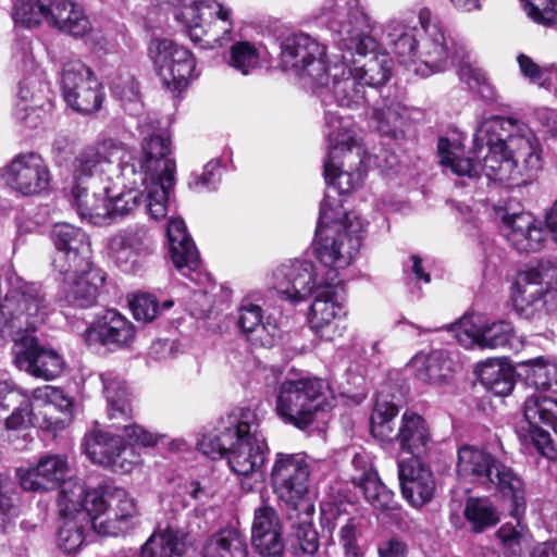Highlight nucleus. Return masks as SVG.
Masks as SVG:
<instances>
[{"instance_id": "obj_1", "label": "nucleus", "mask_w": 557, "mask_h": 557, "mask_svg": "<svg viewBox=\"0 0 557 557\" xmlns=\"http://www.w3.org/2000/svg\"><path fill=\"white\" fill-rule=\"evenodd\" d=\"M370 17L360 9H352L338 28V44L332 51L333 61L326 71L324 84H318L313 92L323 106L358 110L369 101L368 89H376L387 83L393 61L386 54L368 55L375 42L369 36Z\"/></svg>"}, {"instance_id": "obj_2", "label": "nucleus", "mask_w": 557, "mask_h": 557, "mask_svg": "<svg viewBox=\"0 0 557 557\" xmlns=\"http://www.w3.org/2000/svg\"><path fill=\"white\" fill-rule=\"evenodd\" d=\"M486 151L479 164L469 158H460L457 147L446 138H440L437 150L441 164L459 176L474 177L482 172L488 180L509 188L531 184L543 166L542 148L535 135L527 127L509 119L491 117L484 121L475 134Z\"/></svg>"}, {"instance_id": "obj_3", "label": "nucleus", "mask_w": 557, "mask_h": 557, "mask_svg": "<svg viewBox=\"0 0 557 557\" xmlns=\"http://www.w3.org/2000/svg\"><path fill=\"white\" fill-rule=\"evenodd\" d=\"M170 140L162 135L144 138L140 156H129L117 173L122 191L107 194L109 218L132 213L143 202L151 218H164L174 186L175 161L170 158Z\"/></svg>"}, {"instance_id": "obj_4", "label": "nucleus", "mask_w": 557, "mask_h": 557, "mask_svg": "<svg viewBox=\"0 0 557 557\" xmlns=\"http://www.w3.org/2000/svg\"><path fill=\"white\" fill-rule=\"evenodd\" d=\"M47 302L40 287L25 283L11 290L0 305V338H11L14 363L20 370L52 380L64 368L58 351L38 344L33 332L44 324Z\"/></svg>"}, {"instance_id": "obj_5", "label": "nucleus", "mask_w": 557, "mask_h": 557, "mask_svg": "<svg viewBox=\"0 0 557 557\" xmlns=\"http://www.w3.org/2000/svg\"><path fill=\"white\" fill-rule=\"evenodd\" d=\"M420 27L396 24L387 34L388 45L398 61L414 73L429 75L447 69L450 51L442 27L432 21L428 8L418 13Z\"/></svg>"}, {"instance_id": "obj_6", "label": "nucleus", "mask_w": 557, "mask_h": 557, "mask_svg": "<svg viewBox=\"0 0 557 557\" xmlns=\"http://www.w3.org/2000/svg\"><path fill=\"white\" fill-rule=\"evenodd\" d=\"M362 225L359 219L339 212L330 203V196L321 202L315 240L317 257L327 268L329 278L335 281L337 271L347 268L361 244Z\"/></svg>"}, {"instance_id": "obj_7", "label": "nucleus", "mask_w": 557, "mask_h": 557, "mask_svg": "<svg viewBox=\"0 0 557 557\" xmlns=\"http://www.w3.org/2000/svg\"><path fill=\"white\" fill-rule=\"evenodd\" d=\"M324 120L329 141V158L324 163L325 181L339 194H348L363 180V150L351 134L349 120L342 119L332 110H325Z\"/></svg>"}, {"instance_id": "obj_8", "label": "nucleus", "mask_w": 557, "mask_h": 557, "mask_svg": "<svg viewBox=\"0 0 557 557\" xmlns=\"http://www.w3.org/2000/svg\"><path fill=\"white\" fill-rule=\"evenodd\" d=\"M457 473L486 490L497 488L517 505L523 506V481L513 470L498 461L491 453L471 445L458 449Z\"/></svg>"}, {"instance_id": "obj_9", "label": "nucleus", "mask_w": 557, "mask_h": 557, "mask_svg": "<svg viewBox=\"0 0 557 557\" xmlns=\"http://www.w3.org/2000/svg\"><path fill=\"white\" fill-rule=\"evenodd\" d=\"M327 384L318 377L287 376L278 386L275 412L286 424L304 430L323 409Z\"/></svg>"}, {"instance_id": "obj_10", "label": "nucleus", "mask_w": 557, "mask_h": 557, "mask_svg": "<svg viewBox=\"0 0 557 557\" xmlns=\"http://www.w3.org/2000/svg\"><path fill=\"white\" fill-rule=\"evenodd\" d=\"M87 511L81 519L94 521V531L100 535L117 536L125 533L138 515L136 500L122 487L90 490L84 487Z\"/></svg>"}, {"instance_id": "obj_11", "label": "nucleus", "mask_w": 557, "mask_h": 557, "mask_svg": "<svg viewBox=\"0 0 557 557\" xmlns=\"http://www.w3.org/2000/svg\"><path fill=\"white\" fill-rule=\"evenodd\" d=\"M557 299V267L542 262L518 273L511 286L512 307L527 320L541 318Z\"/></svg>"}, {"instance_id": "obj_12", "label": "nucleus", "mask_w": 557, "mask_h": 557, "mask_svg": "<svg viewBox=\"0 0 557 557\" xmlns=\"http://www.w3.org/2000/svg\"><path fill=\"white\" fill-rule=\"evenodd\" d=\"M311 473L307 455L277 453L271 469V482L276 497L294 510H312L308 498Z\"/></svg>"}, {"instance_id": "obj_13", "label": "nucleus", "mask_w": 557, "mask_h": 557, "mask_svg": "<svg viewBox=\"0 0 557 557\" xmlns=\"http://www.w3.org/2000/svg\"><path fill=\"white\" fill-rule=\"evenodd\" d=\"M261 416L251 408H239L240 428L231 446L227 462L239 475H251L262 469L269 451L261 430Z\"/></svg>"}, {"instance_id": "obj_14", "label": "nucleus", "mask_w": 557, "mask_h": 557, "mask_svg": "<svg viewBox=\"0 0 557 557\" xmlns=\"http://www.w3.org/2000/svg\"><path fill=\"white\" fill-rule=\"evenodd\" d=\"M331 58L332 51L326 52L324 46L306 34L289 36L282 44L283 70L298 75L312 90L318 84H324L325 73L333 62Z\"/></svg>"}, {"instance_id": "obj_15", "label": "nucleus", "mask_w": 557, "mask_h": 557, "mask_svg": "<svg viewBox=\"0 0 557 557\" xmlns=\"http://www.w3.org/2000/svg\"><path fill=\"white\" fill-rule=\"evenodd\" d=\"M147 52L161 82L172 92H181L198 76L191 51L172 39L152 38Z\"/></svg>"}, {"instance_id": "obj_16", "label": "nucleus", "mask_w": 557, "mask_h": 557, "mask_svg": "<svg viewBox=\"0 0 557 557\" xmlns=\"http://www.w3.org/2000/svg\"><path fill=\"white\" fill-rule=\"evenodd\" d=\"M129 156H140L125 147L114 138L108 137L82 149L72 163V184H87L98 175H108L115 170L121 173V168Z\"/></svg>"}, {"instance_id": "obj_17", "label": "nucleus", "mask_w": 557, "mask_h": 557, "mask_svg": "<svg viewBox=\"0 0 557 557\" xmlns=\"http://www.w3.org/2000/svg\"><path fill=\"white\" fill-rule=\"evenodd\" d=\"M457 342L466 348L508 349L519 351L524 342L509 321L475 322L472 318H462L450 326Z\"/></svg>"}, {"instance_id": "obj_18", "label": "nucleus", "mask_w": 557, "mask_h": 557, "mask_svg": "<svg viewBox=\"0 0 557 557\" xmlns=\"http://www.w3.org/2000/svg\"><path fill=\"white\" fill-rule=\"evenodd\" d=\"M61 86L66 103L76 112L91 114L103 102L104 92L94 72L81 61L63 66Z\"/></svg>"}, {"instance_id": "obj_19", "label": "nucleus", "mask_w": 557, "mask_h": 557, "mask_svg": "<svg viewBox=\"0 0 557 557\" xmlns=\"http://www.w3.org/2000/svg\"><path fill=\"white\" fill-rule=\"evenodd\" d=\"M58 507L61 518L58 546L64 553L71 554L82 546L85 528L90 527L94 530V521L81 519V512L87 511L84 502V485L82 483H66L60 491Z\"/></svg>"}, {"instance_id": "obj_20", "label": "nucleus", "mask_w": 557, "mask_h": 557, "mask_svg": "<svg viewBox=\"0 0 557 557\" xmlns=\"http://www.w3.org/2000/svg\"><path fill=\"white\" fill-rule=\"evenodd\" d=\"M342 287L336 284H326L318 289L308 313V323L311 331L321 339L332 342L342 337L345 332Z\"/></svg>"}, {"instance_id": "obj_21", "label": "nucleus", "mask_w": 557, "mask_h": 557, "mask_svg": "<svg viewBox=\"0 0 557 557\" xmlns=\"http://www.w3.org/2000/svg\"><path fill=\"white\" fill-rule=\"evenodd\" d=\"M82 447L91 462L113 471L131 472L141 462L140 456L127 448L120 435L101 430L86 433Z\"/></svg>"}, {"instance_id": "obj_22", "label": "nucleus", "mask_w": 557, "mask_h": 557, "mask_svg": "<svg viewBox=\"0 0 557 557\" xmlns=\"http://www.w3.org/2000/svg\"><path fill=\"white\" fill-rule=\"evenodd\" d=\"M54 246L52 267L59 274H69L72 269L86 267L90 261V242L87 234L70 223H55L50 232Z\"/></svg>"}, {"instance_id": "obj_23", "label": "nucleus", "mask_w": 557, "mask_h": 557, "mask_svg": "<svg viewBox=\"0 0 557 557\" xmlns=\"http://www.w3.org/2000/svg\"><path fill=\"white\" fill-rule=\"evenodd\" d=\"M275 288L284 298L297 302L318 289H323L326 284H333L329 274H321L314 262L309 260H295L284 264L275 272Z\"/></svg>"}, {"instance_id": "obj_24", "label": "nucleus", "mask_w": 557, "mask_h": 557, "mask_svg": "<svg viewBox=\"0 0 557 557\" xmlns=\"http://www.w3.org/2000/svg\"><path fill=\"white\" fill-rule=\"evenodd\" d=\"M69 472L70 465L65 456L47 454L39 458L36 466L18 469L16 475L23 490L46 492L59 486L62 490L66 483H78L77 481L65 480Z\"/></svg>"}, {"instance_id": "obj_25", "label": "nucleus", "mask_w": 557, "mask_h": 557, "mask_svg": "<svg viewBox=\"0 0 557 557\" xmlns=\"http://www.w3.org/2000/svg\"><path fill=\"white\" fill-rule=\"evenodd\" d=\"M7 184L23 195H35L49 184V170L44 159L34 152L16 157L7 168Z\"/></svg>"}, {"instance_id": "obj_26", "label": "nucleus", "mask_w": 557, "mask_h": 557, "mask_svg": "<svg viewBox=\"0 0 557 557\" xmlns=\"http://www.w3.org/2000/svg\"><path fill=\"white\" fill-rule=\"evenodd\" d=\"M37 408H45L40 426L53 432L65 429L73 420L77 403L62 388L45 385L33 391Z\"/></svg>"}, {"instance_id": "obj_27", "label": "nucleus", "mask_w": 557, "mask_h": 557, "mask_svg": "<svg viewBox=\"0 0 557 557\" xmlns=\"http://www.w3.org/2000/svg\"><path fill=\"white\" fill-rule=\"evenodd\" d=\"M62 275L64 302L77 308H89L96 302L103 276L92 268L90 261L86 267H77L71 273Z\"/></svg>"}, {"instance_id": "obj_28", "label": "nucleus", "mask_w": 557, "mask_h": 557, "mask_svg": "<svg viewBox=\"0 0 557 557\" xmlns=\"http://www.w3.org/2000/svg\"><path fill=\"white\" fill-rule=\"evenodd\" d=\"M356 473L351 481L361 488L366 500L379 511H392L397 508L394 493L379 479L366 455L356 454L352 458Z\"/></svg>"}, {"instance_id": "obj_29", "label": "nucleus", "mask_w": 557, "mask_h": 557, "mask_svg": "<svg viewBox=\"0 0 557 557\" xmlns=\"http://www.w3.org/2000/svg\"><path fill=\"white\" fill-rule=\"evenodd\" d=\"M38 409L33 400V393L9 388L0 383V422L7 431H24L34 424Z\"/></svg>"}, {"instance_id": "obj_30", "label": "nucleus", "mask_w": 557, "mask_h": 557, "mask_svg": "<svg viewBox=\"0 0 557 557\" xmlns=\"http://www.w3.org/2000/svg\"><path fill=\"white\" fill-rule=\"evenodd\" d=\"M407 367L418 380L431 385L450 382L457 370V363L451 354L444 349H436L428 354L418 352L410 359Z\"/></svg>"}, {"instance_id": "obj_31", "label": "nucleus", "mask_w": 557, "mask_h": 557, "mask_svg": "<svg viewBox=\"0 0 557 557\" xmlns=\"http://www.w3.org/2000/svg\"><path fill=\"white\" fill-rule=\"evenodd\" d=\"M234 24L231 10L221 3L215 4L212 17H206L197 26L187 30L191 41L205 49H215L227 45L232 40Z\"/></svg>"}, {"instance_id": "obj_32", "label": "nucleus", "mask_w": 557, "mask_h": 557, "mask_svg": "<svg viewBox=\"0 0 557 557\" xmlns=\"http://www.w3.org/2000/svg\"><path fill=\"white\" fill-rule=\"evenodd\" d=\"M86 341L99 339L103 345L129 346L136 336L134 324L116 310H107L85 332Z\"/></svg>"}, {"instance_id": "obj_33", "label": "nucleus", "mask_w": 557, "mask_h": 557, "mask_svg": "<svg viewBox=\"0 0 557 557\" xmlns=\"http://www.w3.org/2000/svg\"><path fill=\"white\" fill-rule=\"evenodd\" d=\"M503 224L505 236L518 251L534 252L544 246V231L531 213L506 214Z\"/></svg>"}, {"instance_id": "obj_34", "label": "nucleus", "mask_w": 557, "mask_h": 557, "mask_svg": "<svg viewBox=\"0 0 557 557\" xmlns=\"http://www.w3.org/2000/svg\"><path fill=\"white\" fill-rule=\"evenodd\" d=\"M48 87L37 77L24 78L18 88L21 102L16 115L29 127H36L38 121L46 116L52 108V102L47 97Z\"/></svg>"}, {"instance_id": "obj_35", "label": "nucleus", "mask_w": 557, "mask_h": 557, "mask_svg": "<svg viewBox=\"0 0 557 557\" xmlns=\"http://www.w3.org/2000/svg\"><path fill=\"white\" fill-rule=\"evenodd\" d=\"M170 252L173 264L188 276L199 268L198 251L187 234L186 224L182 219H171L166 228Z\"/></svg>"}, {"instance_id": "obj_36", "label": "nucleus", "mask_w": 557, "mask_h": 557, "mask_svg": "<svg viewBox=\"0 0 557 557\" xmlns=\"http://www.w3.org/2000/svg\"><path fill=\"white\" fill-rule=\"evenodd\" d=\"M431 441L430 426L425 419L412 411L404 412L394 438L399 448L411 456H421L429 449Z\"/></svg>"}, {"instance_id": "obj_37", "label": "nucleus", "mask_w": 557, "mask_h": 557, "mask_svg": "<svg viewBox=\"0 0 557 557\" xmlns=\"http://www.w3.org/2000/svg\"><path fill=\"white\" fill-rule=\"evenodd\" d=\"M108 187L102 193H89L87 184H72L70 202L78 215L92 224H101L109 218Z\"/></svg>"}, {"instance_id": "obj_38", "label": "nucleus", "mask_w": 557, "mask_h": 557, "mask_svg": "<svg viewBox=\"0 0 557 557\" xmlns=\"http://www.w3.org/2000/svg\"><path fill=\"white\" fill-rule=\"evenodd\" d=\"M51 25L77 38L90 35L92 24L84 8L74 0H54Z\"/></svg>"}, {"instance_id": "obj_39", "label": "nucleus", "mask_w": 557, "mask_h": 557, "mask_svg": "<svg viewBox=\"0 0 557 557\" xmlns=\"http://www.w3.org/2000/svg\"><path fill=\"white\" fill-rule=\"evenodd\" d=\"M239 408L221 417L213 433L202 436L198 442L199 450L212 459L222 457L228 453L236 435V429L240 428Z\"/></svg>"}, {"instance_id": "obj_40", "label": "nucleus", "mask_w": 557, "mask_h": 557, "mask_svg": "<svg viewBox=\"0 0 557 557\" xmlns=\"http://www.w3.org/2000/svg\"><path fill=\"white\" fill-rule=\"evenodd\" d=\"M148 230L145 226H131L110 238L109 249L116 262L136 263V257L149 248Z\"/></svg>"}, {"instance_id": "obj_41", "label": "nucleus", "mask_w": 557, "mask_h": 557, "mask_svg": "<svg viewBox=\"0 0 557 557\" xmlns=\"http://www.w3.org/2000/svg\"><path fill=\"white\" fill-rule=\"evenodd\" d=\"M187 534L173 525L153 532L141 547V557H176L186 547Z\"/></svg>"}, {"instance_id": "obj_42", "label": "nucleus", "mask_w": 557, "mask_h": 557, "mask_svg": "<svg viewBox=\"0 0 557 557\" xmlns=\"http://www.w3.org/2000/svg\"><path fill=\"white\" fill-rule=\"evenodd\" d=\"M100 377L108 401L109 419L123 421L131 419L133 409L125 382L112 371L102 373Z\"/></svg>"}, {"instance_id": "obj_43", "label": "nucleus", "mask_w": 557, "mask_h": 557, "mask_svg": "<svg viewBox=\"0 0 557 557\" xmlns=\"http://www.w3.org/2000/svg\"><path fill=\"white\" fill-rule=\"evenodd\" d=\"M398 407L386 396L379 395L375 398L370 416V432L374 438L382 443H393L396 428L395 419Z\"/></svg>"}, {"instance_id": "obj_44", "label": "nucleus", "mask_w": 557, "mask_h": 557, "mask_svg": "<svg viewBox=\"0 0 557 557\" xmlns=\"http://www.w3.org/2000/svg\"><path fill=\"white\" fill-rule=\"evenodd\" d=\"M245 537L234 529L211 535L203 544L201 557H247Z\"/></svg>"}, {"instance_id": "obj_45", "label": "nucleus", "mask_w": 557, "mask_h": 557, "mask_svg": "<svg viewBox=\"0 0 557 557\" xmlns=\"http://www.w3.org/2000/svg\"><path fill=\"white\" fill-rule=\"evenodd\" d=\"M481 383L495 395H508L515 385L513 371L500 359H487L476 367Z\"/></svg>"}, {"instance_id": "obj_46", "label": "nucleus", "mask_w": 557, "mask_h": 557, "mask_svg": "<svg viewBox=\"0 0 557 557\" xmlns=\"http://www.w3.org/2000/svg\"><path fill=\"white\" fill-rule=\"evenodd\" d=\"M525 509V497L523 496V506L517 510V505L512 500L510 516L516 520L515 523L506 522L497 530L496 536L500 541L503 547L512 555H520L522 547L530 542V533L528 527L522 522L521 517Z\"/></svg>"}, {"instance_id": "obj_47", "label": "nucleus", "mask_w": 557, "mask_h": 557, "mask_svg": "<svg viewBox=\"0 0 557 557\" xmlns=\"http://www.w3.org/2000/svg\"><path fill=\"white\" fill-rule=\"evenodd\" d=\"M372 119L380 133L386 136H397L398 133H404L409 114L406 107L391 100L384 101L380 107H375Z\"/></svg>"}, {"instance_id": "obj_48", "label": "nucleus", "mask_w": 557, "mask_h": 557, "mask_svg": "<svg viewBox=\"0 0 557 557\" xmlns=\"http://www.w3.org/2000/svg\"><path fill=\"white\" fill-rule=\"evenodd\" d=\"M463 516L471 531L482 533L499 522V513L487 497H469L463 508Z\"/></svg>"}, {"instance_id": "obj_49", "label": "nucleus", "mask_w": 557, "mask_h": 557, "mask_svg": "<svg viewBox=\"0 0 557 557\" xmlns=\"http://www.w3.org/2000/svg\"><path fill=\"white\" fill-rule=\"evenodd\" d=\"M54 0H15L12 16L16 24L30 28L51 21Z\"/></svg>"}, {"instance_id": "obj_50", "label": "nucleus", "mask_w": 557, "mask_h": 557, "mask_svg": "<svg viewBox=\"0 0 557 557\" xmlns=\"http://www.w3.org/2000/svg\"><path fill=\"white\" fill-rule=\"evenodd\" d=\"M523 414L527 422L548 424L557 433V398L533 393L524 401Z\"/></svg>"}, {"instance_id": "obj_51", "label": "nucleus", "mask_w": 557, "mask_h": 557, "mask_svg": "<svg viewBox=\"0 0 557 557\" xmlns=\"http://www.w3.org/2000/svg\"><path fill=\"white\" fill-rule=\"evenodd\" d=\"M300 511V520L294 527V541L295 546L304 555L313 556L319 549V537L318 532L312 525L311 516L314 511V507L312 506L311 511L299 510Z\"/></svg>"}, {"instance_id": "obj_52", "label": "nucleus", "mask_w": 557, "mask_h": 557, "mask_svg": "<svg viewBox=\"0 0 557 557\" xmlns=\"http://www.w3.org/2000/svg\"><path fill=\"white\" fill-rule=\"evenodd\" d=\"M228 64L243 75H248L261 65L260 51L251 42L237 41L231 47Z\"/></svg>"}, {"instance_id": "obj_53", "label": "nucleus", "mask_w": 557, "mask_h": 557, "mask_svg": "<svg viewBox=\"0 0 557 557\" xmlns=\"http://www.w3.org/2000/svg\"><path fill=\"white\" fill-rule=\"evenodd\" d=\"M537 423L539 422H528L527 428H521L519 430V438L524 446H533L543 457L549 460H556L557 449L553 444L550 434L539 428Z\"/></svg>"}, {"instance_id": "obj_54", "label": "nucleus", "mask_w": 557, "mask_h": 557, "mask_svg": "<svg viewBox=\"0 0 557 557\" xmlns=\"http://www.w3.org/2000/svg\"><path fill=\"white\" fill-rule=\"evenodd\" d=\"M401 493L413 506L422 507L429 503L435 491V481L431 471H422L420 478L403 483Z\"/></svg>"}, {"instance_id": "obj_55", "label": "nucleus", "mask_w": 557, "mask_h": 557, "mask_svg": "<svg viewBox=\"0 0 557 557\" xmlns=\"http://www.w3.org/2000/svg\"><path fill=\"white\" fill-rule=\"evenodd\" d=\"M521 366L529 368L527 375L536 386L546 388L557 383V363L544 357H537L520 362Z\"/></svg>"}, {"instance_id": "obj_56", "label": "nucleus", "mask_w": 557, "mask_h": 557, "mask_svg": "<svg viewBox=\"0 0 557 557\" xmlns=\"http://www.w3.org/2000/svg\"><path fill=\"white\" fill-rule=\"evenodd\" d=\"M360 535L361 524L359 519L349 517L339 521L337 537L345 557H363V550L359 545Z\"/></svg>"}, {"instance_id": "obj_57", "label": "nucleus", "mask_w": 557, "mask_h": 557, "mask_svg": "<svg viewBox=\"0 0 557 557\" xmlns=\"http://www.w3.org/2000/svg\"><path fill=\"white\" fill-rule=\"evenodd\" d=\"M523 11L534 23L552 25L557 18L555 0H520Z\"/></svg>"}, {"instance_id": "obj_58", "label": "nucleus", "mask_w": 557, "mask_h": 557, "mask_svg": "<svg viewBox=\"0 0 557 557\" xmlns=\"http://www.w3.org/2000/svg\"><path fill=\"white\" fill-rule=\"evenodd\" d=\"M111 91L124 106L139 102V87L129 73L119 74L111 81Z\"/></svg>"}, {"instance_id": "obj_59", "label": "nucleus", "mask_w": 557, "mask_h": 557, "mask_svg": "<svg viewBox=\"0 0 557 557\" xmlns=\"http://www.w3.org/2000/svg\"><path fill=\"white\" fill-rule=\"evenodd\" d=\"M458 75L470 89L479 91L483 97H491L492 90L487 84V77L484 71L469 61H462L458 67Z\"/></svg>"}, {"instance_id": "obj_60", "label": "nucleus", "mask_w": 557, "mask_h": 557, "mask_svg": "<svg viewBox=\"0 0 557 557\" xmlns=\"http://www.w3.org/2000/svg\"><path fill=\"white\" fill-rule=\"evenodd\" d=\"M458 75L470 89L479 91L483 97H491L492 90L487 84V77L484 71L469 61H462L458 67Z\"/></svg>"}, {"instance_id": "obj_61", "label": "nucleus", "mask_w": 557, "mask_h": 557, "mask_svg": "<svg viewBox=\"0 0 557 557\" xmlns=\"http://www.w3.org/2000/svg\"><path fill=\"white\" fill-rule=\"evenodd\" d=\"M128 304L134 318L138 321L151 322L161 313L157 299L150 294L134 295Z\"/></svg>"}, {"instance_id": "obj_62", "label": "nucleus", "mask_w": 557, "mask_h": 557, "mask_svg": "<svg viewBox=\"0 0 557 557\" xmlns=\"http://www.w3.org/2000/svg\"><path fill=\"white\" fill-rule=\"evenodd\" d=\"M278 532H282V525L276 511L268 506L258 508L255 511L251 536Z\"/></svg>"}, {"instance_id": "obj_63", "label": "nucleus", "mask_w": 557, "mask_h": 557, "mask_svg": "<svg viewBox=\"0 0 557 557\" xmlns=\"http://www.w3.org/2000/svg\"><path fill=\"white\" fill-rule=\"evenodd\" d=\"M278 336V326L272 317H267L262 322L246 334L247 339L255 346L272 347Z\"/></svg>"}, {"instance_id": "obj_64", "label": "nucleus", "mask_w": 557, "mask_h": 557, "mask_svg": "<svg viewBox=\"0 0 557 557\" xmlns=\"http://www.w3.org/2000/svg\"><path fill=\"white\" fill-rule=\"evenodd\" d=\"M252 545L261 557H283L285 544L282 532L251 536Z\"/></svg>"}]
</instances>
